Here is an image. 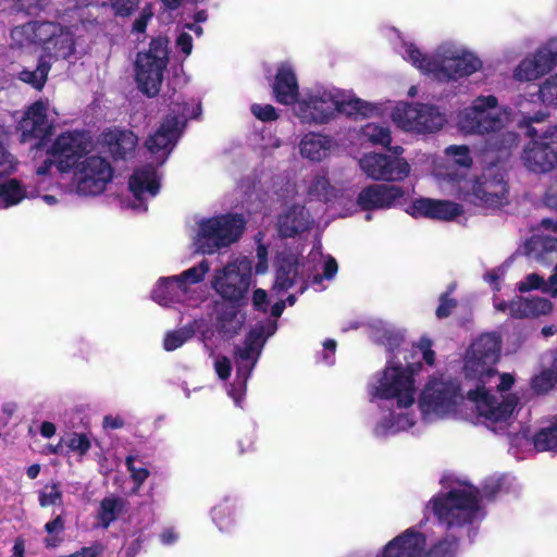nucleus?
<instances>
[{"mask_svg": "<svg viewBox=\"0 0 557 557\" xmlns=\"http://www.w3.org/2000/svg\"><path fill=\"white\" fill-rule=\"evenodd\" d=\"M462 400L461 387L450 379H431L422 389L418 405L425 421H434L454 413Z\"/></svg>", "mask_w": 557, "mask_h": 557, "instance_id": "obj_9", "label": "nucleus"}, {"mask_svg": "<svg viewBox=\"0 0 557 557\" xmlns=\"http://www.w3.org/2000/svg\"><path fill=\"white\" fill-rule=\"evenodd\" d=\"M433 343L426 337L422 336L416 344L414 347L421 352L423 360L429 364L433 366L435 362V352L432 349Z\"/></svg>", "mask_w": 557, "mask_h": 557, "instance_id": "obj_55", "label": "nucleus"}, {"mask_svg": "<svg viewBox=\"0 0 557 557\" xmlns=\"http://www.w3.org/2000/svg\"><path fill=\"white\" fill-rule=\"evenodd\" d=\"M540 99L548 106H557V74L547 77L540 87Z\"/></svg>", "mask_w": 557, "mask_h": 557, "instance_id": "obj_45", "label": "nucleus"}, {"mask_svg": "<svg viewBox=\"0 0 557 557\" xmlns=\"http://www.w3.org/2000/svg\"><path fill=\"white\" fill-rule=\"evenodd\" d=\"M400 54L422 74L440 83H455L479 72L483 62L478 54L456 41H444L429 55L411 42H403Z\"/></svg>", "mask_w": 557, "mask_h": 557, "instance_id": "obj_4", "label": "nucleus"}, {"mask_svg": "<svg viewBox=\"0 0 557 557\" xmlns=\"http://www.w3.org/2000/svg\"><path fill=\"white\" fill-rule=\"evenodd\" d=\"M264 329L263 326L251 329L244 341V345L250 347L252 350L257 351V355L261 354V349L264 344Z\"/></svg>", "mask_w": 557, "mask_h": 557, "instance_id": "obj_49", "label": "nucleus"}, {"mask_svg": "<svg viewBox=\"0 0 557 557\" xmlns=\"http://www.w3.org/2000/svg\"><path fill=\"white\" fill-rule=\"evenodd\" d=\"M393 122L406 132L429 134L440 131L446 123L438 107L429 103L399 102L391 113Z\"/></svg>", "mask_w": 557, "mask_h": 557, "instance_id": "obj_13", "label": "nucleus"}, {"mask_svg": "<svg viewBox=\"0 0 557 557\" xmlns=\"http://www.w3.org/2000/svg\"><path fill=\"white\" fill-rule=\"evenodd\" d=\"M210 267L207 260L200 261L197 265L191 267L180 275L175 276L177 282V287L181 292L185 293L187 290V284H197L200 283L205 275L208 273Z\"/></svg>", "mask_w": 557, "mask_h": 557, "instance_id": "obj_40", "label": "nucleus"}, {"mask_svg": "<svg viewBox=\"0 0 557 557\" xmlns=\"http://www.w3.org/2000/svg\"><path fill=\"white\" fill-rule=\"evenodd\" d=\"M116 15L128 16L137 10L139 0H110Z\"/></svg>", "mask_w": 557, "mask_h": 557, "instance_id": "obj_56", "label": "nucleus"}, {"mask_svg": "<svg viewBox=\"0 0 557 557\" xmlns=\"http://www.w3.org/2000/svg\"><path fill=\"white\" fill-rule=\"evenodd\" d=\"M528 318L548 314L553 310V304L545 298L534 297L527 298Z\"/></svg>", "mask_w": 557, "mask_h": 557, "instance_id": "obj_48", "label": "nucleus"}, {"mask_svg": "<svg viewBox=\"0 0 557 557\" xmlns=\"http://www.w3.org/2000/svg\"><path fill=\"white\" fill-rule=\"evenodd\" d=\"M234 506L228 502H223L214 506L211 510L213 522L221 531H227L234 522Z\"/></svg>", "mask_w": 557, "mask_h": 557, "instance_id": "obj_43", "label": "nucleus"}, {"mask_svg": "<svg viewBox=\"0 0 557 557\" xmlns=\"http://www.w3.org/2000/svg\"><path fill=\"white\" fill-rule=\"evenodd\" d=\"M338 145L329 135L310 132L301 138L299 151L302 158L313 162H320L327 158Z\"/></svg>", "mask_w": 557, "mask_h": 557, "instance_id": "obj_28", "label": "nucleus"}, {"mask_svg": "<svg viewBox=\"0 0 557 557\" xmlns=\"http://www.w3.org/2000/svg\"><path fill=\"white\" fill-rule=\"evenodd\" d=\"M500 351V338L494 333L483 334L475 339L465 357L463 389L468 399L475 405L481 422L496 434L504 433L511 423L518 406L515 394L497 397L490 394L487 386L496 384L497 391H509L515 379L509 373L497 376L495 364Z\"/></svg>", "mask_w": 557, "mask_h": 557, "instance_id": "obj_1", "label": "nucleus"}, {"mask_svg": "<svg viewBox=\"0 0 557 557\" xmlns=\"http://www.w3.org/2000/svg\"><path fill=\"white\" fill-rule=\"evenodd\" d=\"M350 116L352 114H360L362 116H372L377 112V108L373 104L362 101L359 98L352 97L350 95Z\"/></svg>", "mask_w": 557, "mask_h": 557, "instance_id": "obj_51", "label": "nucleus"}, {"mask_svg": "<svg viewBox=\"0 0 557 557\" xmlns=\"http://www.w3.org/2000/svg\"><path fill=\"white\" fill-rule=\"evenodd\" d=\"M549 286L550 277L548 278V281H545L542 276H540L536 273H531L527 275L524 280L518 283V289L522 293L532 289H541L543 293L550 295V292L547 290Z\"/></svg>", "mask_w": 557, "mask_h": 557, "instance_id": "obj_46", "label": "nucleus"}, {"mask_svg": "<svg viewBox=\"0 0 557 557\" xmlns=\"http://www.w3.org/2000/svg\"><path fill=\"white\" fill-rule=\"evenodd\" d=\"M66 445L72 451H76L81 456H85L91 447V443L85 433H73Z\"/></svg>", "mask_w": 557, "mask_h": 557, "instance_id": "obj_50", "label": "nucleus"}, {"mask_svg": "<svg viewBox=\"0 0 557 557\" xmlns=\"http://www.w3.org/2000/svg\"><path fill=\"white\" fill-rule=\"evenodd\" d=\"M438 175L448 176L456 183V189L450 190L466 201L486 207H502L507 203L508 182L505 170L498 164H492L474 178L465 177L457 173L438 171Z\"/></svg>", "mask_w": 557, "mask_h": 557, "instance_id": "obj_6", "label": "nucleus"}, {"mask_svg": "<svg viewBox=\"0 0 557 557\" xmlns=\"http://www.w3.org/2000/svg\"><path fill=\"white\" fill-rule=\"evenodd\" d=\"M87 145L78 134L64 132L57 136L47 153L54 158L55 168L61 174L76 170L87 156Z\"/></svg>", "mask_w": 557, "mask_h": 557, "instance_id": "obj_18", "label": "nucleus"}, {"mask_svg": "<svg viewBox=\"0 0 557 557\" xmlns=\"http://www.w3.org/2000/svg\"><path fill=\"white\" fill-rule=\"evenodd\" d=\"M392 154L368 153L359 160L361 171L374 181L400 182L409 176L411 166L401 157L404 148H388Z\"/></svg>", "mask_w": 557, "mask_h": 557, "instance_id": "obj_14", "label": "nucleus"}, {"mask_svg": "<svg viewBox=\"0 0 557 557\" xmlns=\"http://www.w3.org/2000/svg\"><path fill=\"white\" fill-rule=\"evenodd\" d=\"M252 305L255 310L267 312L268 311V294L262 288H257L252 294Z\"/></svg>", "mask_w": 557, "mask_h": 557, "instance_id": "obj_63", "label": "nucleus"}, {"mask_svg": "<svg viewBox=\"0 0 557 557\" xmlns=\"http://www.w3.org/2000/svg\"><path fill=\"white\" fill-rule=\"evenodd\" d=\"M15 169L13 156L0 146V177L11 174Z\"/></svg>", "mask_w": 557, "mask_h": 557, "instance_id": "obj_60", "label": "nucleus"}, {"mask_svg": "<svg viewBox=\"0 0 557 557\" xmlns=\"http://www.w3.org/2000/svg\"><path fill=\"white\" fill-rule=\"evenodd\" d=\"M50 69V62L47 61L45 57H40L35 70L30 71L24 69L21 72H18L17 78L21 82L28 84L36 90L40 91L47 83Z\"/></svg>", "mask_w": 557, "mask_h": 557, "instance_id": "obj_33", "label": "nucleus"}, {"mask_svg": "<svg viewBox=\"0 0 557 557\" xmlns=\"http://www.w3.org/2000/svg\"><path fill=\"white\" fill-rule=\"evenodd\" d=\"M312 222L311 215L305 206L293 205L278 216L280 235L284 238H293L308 231Z\"/></svg>", "mask_w": 557, "mask_h": 557, "instance_id": "obj_27", "label": "nucleus"}, {"mask_svg": "<svg viewBox=\"0 0 557 557\" xmlns=\"http://www.w3.org/2000/svg\"><path fill=\"white\" fill-rule=\"evenodd\" d=\"M523 252L531 260L550 264L557 255V238L543 237L540 235L532 236L523 246ZM552 297H557V262L554 273L550 275V286L547 288Z\"/></svg>", "mask_w": 557, "mask_h": 557, "instance_id": "obj_22", "label": "nucleus"}, {"mask_svg": "<svg viewBox=\"0 0 557 557\" xmlns=\"http://www.w3.org/2000/svg\"><path fill=\"white\" fill-rule=\"evenodd\" d=\"M251 113L262 122H272L278 119L276 109L272 104L262 106L255 103L251 106Z\"/></svg>", "mask_w": 557, "mask_h": 557, "instance_id": "obj_52", "label": "nucleus"}, {"mask_svg": "<svg viewBox=\"0 0 557 557\" xmlns=\"http://www.w3.org/2000/svg\"><path fill=\"white\" fill-rule=\"evenodd\" d=\"M556 66V60L540 44L534 52L527 55L518 64L513 76L520 82H532L550 73Z\"/></svg>", "mask_w": 557, "mask_h": 557, "instance_id": "obj_21", "label": "nucleus"}, {"mask_svg": "<svg viewBox=\"0 0 557 557\" xmlns=\"http://www.w3.org/2000/svg\"><path fill=\"white\" fill-rule=\"evenodd\" d=\"M456 539L446 537L426 549L425 536L410 528L389 541L376 557H451Z\"/></svg>", "mask_w": 557, "mask_h": 557, "instance_id": "obj_11", "label": "nucleus"}, {"mask_svg": "<svg viewBox=\"0 0 557 557\" xmlns=\"http://www.w3.org/2000/svg\"><path fill=\"white\" fill-rule=\"evenodd\" d=\"M456 300L448 297V294H443L440 298V305L436 309V315L440 319L446 318L450 314L451 310L456 307Z\"/></svg>", "mask_w": 557, "mask_h": 557, "instance_id": "obj_61", "label": "nucleus"}, {"mask_svg": "<svg viewBox=\"0 0 557 557\" xmlns=\"http://www.w3.org/2000/svg\"><path fill=\"white\" fill-rule=\"evenodd\" d=\"M371 338L384 346L387 351L394 352L405 341V332L395 325L384 322L376 321L370 326Z\"/></svg>", "mask_w": 557, "mask_h": 557, "instance_id": "obj_30", "label": "nucleus"}, {"mask_svg": "<svg viewBox=\"0 0 557 557\" xmlns=\"http://www.w3.org/2000/svg\"><path fill=\"white\" fill-rule=\"evenodd\" d=\"M504 478H490L481 492L467 482H456L450 491L433 499V511L447 528H461L482 519L481 500L500 491Z\"/></svg>", "mask_w": 557, "mask_h": 557, "instance_id": "obj_5", "label": "nucleus"}, {"mask_svg": "<svg viewBox=\"0 0 557 557\" xmlns=\"http://www.w3.org/2000/svg\"><path fill=\"white\" fill-rule=\"evenodd\" d=\"M472 158L470 154V150L465 145H451L445 148L444 150V163H438L434 168V173L438 180H443L451 185L450 190L456 189V183L453 180H449L448 176L438 175V171H443L445 173H457L459 175H463L468 177V171L472 166Z\"/></svg>", "mask_w": 557, "mask_h": 557, "instance_id": "obj_24", "label": "nucleus"}, {"mask_svg": "<svg viewBox=\"0 0 557 557\" xmlns=\"http://www.w3.org/2000/svg\"><path fill=\"white\" fill-rule=\"evenodd\" d=\"M528 302L524 297H516L510 302L495 300L494 307L497 311L508 312V314L516 319L528 318Z\"/></svg>", "mask_w": 557, "mask_h": 557, "instance_id": "obj_44", "label": "nucleus"}, {"mask_svg": "<svg viewBox=\"0 0 557 557\" xmlns=\"http://www.w3.org/2000/svg\"><path fill=\"white\" fill-rule=\"evenodd\" d=\"M170 40L159 35L151 38L148 49L139 51L134 62L135 81L139 91L148 98L159 95L164 72L170 62Z\"/></svg>", "mask_w": 557, "mask_h": 557, "instance_id": "obj_7", "label": "nucleus"}, {"mask_svg": "<svg viewBox=\"0 0 557 557\" xmlns=\"http://www.w3.org/2000/svg\"><path fill=\"white\" fill-rule=\"evenodd\" d=\"M298 274V262L292 257L283 258L275 271L274 288L278 292H286L295 285Z\"/></svg>", "mask_w": 557, "mask_h": 557, "instance_id": "obj_32", "label": "nucleus"}, {"mask_svg": "<svg viewBox=\"0 0 557 557\" xmlns=\"http://www.w3.org/2000/svg\"><path fill=\"white\" fill-rule=\"evenodd\" d=\"M247 221L242 213H225L206 219L199 224L198 247L205 255H212L236 243L245 231Z\"/></svg>", "mask_w": 557, "mask_h": 557, "instance_id": "obj_8", "label": "nucleus"}, {"mask_svg": "<svg viewBox=\"0 0 557 557\" xmlns=\"http://www.w3.org/2000/svg\"><path fill=\"white\" fill-rule=\"evenodd\" d=\"M128 187L135 199L140 202L144 200L145 193L151 197L157 196L160 190V181L156 168L152 164H147L136 169L129 177Z\"/></svg>", "mask_w": 557, "mask_h": 557, "instance_id": "obj_29", "label": "nucleus"}, {"mask_svg": "<svg viewBox=\"0 0 557 557\" xmlns=\"http://www.w3.org/2000/svg\"><path fill=\"white\" fill-rule=\"evenodd\" d=\"M557 382V367L544 370L533 379V388L539 393L549 391Z\"/></svg>", "mask_w": 557, "mask_h": 557, "instance_id": "obj_47", "label": "nucleus"}, {"mask_svg": "<svg viewBox=\"0 0 557 557\" xmlns=\"http://www.w3.org/2000/svg\"><path fill=\"white\" fill-rule=\"evenodd\" d=\"M177 292H181L177 287V282L175 276L172 277H161L158 281L157 286L152 290V298L158 304L162 306H166L170 302H173L177 296Z\"/></svg>", "mask_w": 557, "mask_h": 557, "instance_id": "obj_38", "label": "nucleus"}, {"mask_svg": "<svg viewBox=\"0 0 557 557\" xmlns=\"http://www.w3.org/2000/svg\"><path fill=\"white\" fill-rule=\"evenodd\" d=\"M215 372L221 380H227L231 376L232 363L231 360L222 356L214 363Z\"/></svg>", "mask_w": 557, "mask_h": 557, "instance_id": "obj_62", "label": "nucleus"}, {"mask_svg": "<svg viewBox=\"0 0 557 557\" xmlns=\"http://www.w3.org/2000/svg\"><path fill=\"white\" fill-rule=\"evenodd\" d=\"M338 265L336 260L333 257H329L324 264H323V272L322 274H315L313 275L311 283L313 285L321 284L323 278L331 280L335 276L337 273Z\"/></svg>", "mask_w": 557, "mask_h": 557, "instance_id": "obj_53", "label": "nucleus"}, {"mask_svg": "<svg viewBox=\"0 0 557 557\" xmlns=\"http://www.w3.org/2000/svg\"><path fill=\"white\" fill-rule=\"evenodd\" d=\"M153 16L151 4H147L141 10L139 16L134 21L133 32L144 33L151 17Z\"/></svg>", "mask_w": 557, "mask_h": 557, "instance_id": "obj_58", "label": "nucleus"}, {"mask_svg": "<svg viewBox=\"0 0 557 557\" xmlns=\"http://www.w3.org/2000/svg\"><path fill=\"white\" fill-rule=\"evenodd\" d=\"M103 140L115 161L133 158L138 145V137L131 129H109L103 133Z\"/></svg>", "mask_w": 557, "mask_h": 557, "instance_id": "obj_26", "label": "nucleus"}, {"mask_svg": "<svg viewBox=\"0 0 557 557\" xmlns=\"http://www.w3.org/2000/svg\"><path fill=\"white\" fill-rule=\"evenodd\" d=\"M26 191L16 178H10L0 184V201L4 208L17 205L26 198Z\"/></svg>", "mask_w": 557, "mask_h": 557, "instance_id": "obj_37", "label": "nucleus"}, {"mask_svg": "<svg viewBox=\"0 0 557 557\" xmlns=\"http://www.w3.org/2000/svg\"><path fill=\"white\" fill-rule=\"evenodd\" d=\"M529 143L524 146L521 160L534 173H547L557 166V124L542 128L529 126Z\"/></svg>", "mask_w": 557, "mask_h": 557, "instance_id": "obj_10", "label": "nucleus"}, {"mask_svg": "<svg viewBox=\"0 0 557 557\" xmlns=\"http://www.w3.org/2000/svg\"><path fill=\"white\" fill-rule=\"evenodd\" d=\"M363 136L374 145H380L384 148H392V135L391 129L387 126L379 125L375 123L367 124L362 128Z\"/></svg>", "mask_w": 557, "mask_h": 557, "instance_id": "obj_41", "label": "nucleus"}, {"mask_svg": "<svg viewBox=\"0 0 557 557\" xmlns=\"http://www.w3.org/2000/svg\"><path fill=\"white\" fill-rule=\"evenodd\" d=\"M243 321L238 319V312L235 308L225 309L219 313L216 319V329L219 334L232 338L238 334Z\"/></svg>", "mask_w": 557, "mask_h": 557, "instance_id": "obj_35", "label": "nucleus"}, {"mask_svg": "<svg viewBox=\"0 0 557 557\" xmlns=\"http://www.w3.org/2000/svg\"><path fill=\"white\" fill-rule=\"evenodd\" d=\"M17 129L21 132V143L25 144L36 139L32 149H42L52 135V125L47 115V103L39 99L28 106L18 122Z\"/></svg>", "mask_w": 557, "mask_h": 557, "instance_id": "obj_17", "label": "nucleus"}, {"mask_svg": "<svg viewBox=\"0 0 557 557\" xmlns=\"http://www.w3.org/2000/svg\"><path fill=\"white\" fill-rule=\"evenodd\" d=\"M123 500L119 497H104L100 502L97 518L103 529H108L110 524L116 520L123 509Z\"/></svg>", "mask_w": 557, "mask_h": 557, "instance_id": "obj_36", "label": "nucleus"}, {"mask_svg": "<svg viewBox=\"0 0 557 557\" xmlns=\"http://www.w3.org/2000/svg\"><path fill=\"white\" fill-rule=\"evenodd\" d=\"M14 8L26 15H35L40 11L41 2L40 0H15Z\"/></svg>", "mask_w": 557, "mask_h": 557, "instance_id": "obj_59", "label": "nucleus"}, {"mask_svg": "<svg viewBox=\"0 0 557 557\" xmlns=\"http://www.w3.org/2000/svg\"><path fill=\"white\" fill-rule=\"evenodd\" d=\"M184 127L185 120L182 116L166 114L156 132L147 137L145 146L150 153L160 157V164L165 162L176 146Z\"/></svg>", "mask_w": 557, "mask_h": 557, "instance_id": "obj_19", "label": "nucleus"}, {"mask_svg": "<svg viewBox=\"0 0 557 557\" xmlns=\"http://www.w3.org/2000/svg\"><path fill=\"white\" fill-rule=\"evenodd\" d=\"M195 334L194 325H185L178 330L168 332L163 339V348L173 351L183 346Z\"/></svg>", "mask_w": 557, "mask_h": 557, "instance_id": "obj_42", "label": "nucleus"}, {"mask_svg": "<svg viewBox=\"0 0 557 557\" xmlns=\"http://www.w3.org/2000/svg\"><path fill=\"white\" fill-rule=\"evenodd\" d=\"M126 467L137 486H140L149 476L148 469L135 467V458L133 456L126 457Z\"/></svg>", "mask_w": 557, "mask_h": 557, "instance_id": "obj_57", "label": "nucleus"}, {"mask_svg": "<svg viewBox=\"0 0 557 557\" xmlns=\"http://www.w3.org/2000/svg\"><path fill=\"white\" fill-rule=\"evenodd\" d=\"M509 121V112L498 108L493 95L476 97L458 114L460 131L470 135L488 134L485 152L497 153L499 158L508 157L519 143V135L507 127Z\"/></svg>", "mask_w": 557, "mask_h": 557, "instance_id": "obj_3", "label": "nucleus"}, {"mask_svg": "<svg viewBox=\"0 0 557 557\" xmlns=\"http://www.w3.org/2000/svg\"><path fill=\"white\" fill-rule=\"evenodd\" d=\"M62 26L55 22L48 21H34L27 23L24 26L25 33L27 34L29 40L42 47L46 50V46L51 44V40L60 32Z\"/></svg>", "mask_w": 557, "mask_h": 557, "instance_id": "obj_31", "label": "nucleus"}, {"mask_svg": "<svg viewBox=\"0 0 557 557\" xmlns=\"http://www.w3.org/2000/svg\"><path fill=\"white\" fill-rule=\"evenodd\" d=\"M407 213L413 218L450 221L462 213V207L450 200L419 198L407 209Z\"/></svg>", "mask_w": 557, "mask_h": 557, "instance_id": "obj_23", "label": "nucleus"}, {"mask_svg": "<svg viewBox=\"0 0 557 557\" xmlns=\"http://www.w3.org/2000/svg\"><path fill=\"white\" fill-rule=\"evenodd\" d=\"M102 550V545L97 543L88 547H83L79 552L70 555V557H97Z\"/></svg>", "mask_w": 557, "mask_h": 557, "instance_id": "obj_64", "label": "nucleus"}, {"mask_svg": "<svg viewBox=\"0 0 557 557\" xmlns=\"http://www.w3.org/2000/svg\"><path fill=\"white\" fill-rule=\"evenodd\" d=\"M46 55L55 60H65L74 52V42L67 33L63 32V27L55 34L51 44L46 46Z\"/></svg>", "mask_w": 557, "mask_h": 557, "instance_id": "obj_34", "label": "nucleus"}, {"mask_svg": "<svg viewBox=\"0 0 557 557\" xmlns=\"http://www.w3.org/2000/svg\"><path fill=\"white\" fill-rule=\"evenodd\" d=\"M533 445L537 451L557 453V419L534 435Z\"/></svg>", "mask_w": 557, "mask_h": 557, "instance_id": "obj_39", "label": "nucleus"}, {"mask_svg": "<svg viewBox=\"0 0 557 557\" xmlns=\"http://www.w3.org/2000/svg\"><path fill=\"white\" fill-rule=\"evenodd\" d=\"M251 284V267L249 263H228L218 271L212 281L213 289L226 301L236 306L246 304Z\"/></svg>", "mask_w": 557, "mask_h": 557, "instance_id": "obj_15", "label": "nucleus"}, {"mask_svg": "<svg viewBox=\"0 0 557 557\" xmlns=\"http://www.w3.org/2000/svg\"><path fill=\"white\" fill-rule=\"evenodd\" d=\"M273 97L280 104L292 106L299 100V85L294 69L287 64L282 63L274 76L272 84Z\"/></svg>", "mask_w": 557, "mask_h": 557, "instance_id": "obj_25", "label": "nucleus"}, {"mask_svg": "<svg viewBox=\"0 0 557 557\" xmlns=\"http://www.w3.org/2000/svg\"><path fill=\"white\" fill-rule=\"evenodd\" d=\"M114 170L103 157H85L74 171V181L79 195L97 196L102 194L112 181Z\"/></svg>", "mask_w": 557, "mask_h": 557, "instance_id": "obj_16", "label": "nucleus"}, {"mask_svg": "<svg viewBox=\"0 0 557 557\" xmlns=\"http://www.w3.org/2000/svg\"><path fill=\"white\" fill-rule=\"evenodd\" d=\"M348 100L336 89L315 90L298 101L296 114L304 123L322 125L345 111Z\"/></svg>", "mask_w": 557, "mask_h": 557, "instance_id": "obj_12", "label": "nucleus"}, {"mask_svg": "<svg viewBox=\"0 0 557 557\" xmlns=\"http://www.w3.org/2000/svg\"><path fill=\"white\" fill-rule=\"evenodd\" d=\"M417 366L387 361L375 372L368 383V393L372 400L387 403L389 411L374 428L376 436L385 437L409 430L414 425L417 416L413 407L417 401Z\"/></svg>", "mask_w": 557, "mask_h": 557, "instance_id": "obj_2", "label": "nucleus"}, {"mask_svg": "<svg viewBox=\"0 0 557 557\" xmlns=\"http://www.w3.org/2000/svg\"><path fill=\"white\" fill-rule=\"evenodd\" d=\"M405 196L400 186L372 184L363 188L357 197V206L361 210H385L399 205Z\"/></svg>", "mask_w": 557, "mask_h": 557, "instance_id": "obj_20", "label": "nucleus"}, {"mask_svg": "<svg viewBox=\"0 0 557 557\" xmlns=\"http://www.w3.org/2000/svg\"><path fill=\"white\" fill-rule=\"evenodd\" d=\"M62 504V492L57 483L51 485L49 493L42 491L39 494V505L41 507H49L51 505Z\"/></svg>", "mask_w": 557, "mask_h": 557, "instance_id": "obj_54", "label": "nucleus"}]
</instances>
